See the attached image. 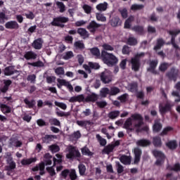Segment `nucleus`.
I'll return each mask as SVG.
<instances>
[{
	"label": "nucleus",
	"instance_id": "6e6552de",
	"mask_svg": "<svg viewBox=\"0 0 180 180\" xmlns=\"http://www.w3.org/2000/svg\"><path fill=\"white\" fill-rule=\"evenodd\" d=\"M101 79L103 84H110L112 79V72L105 70L104 72H101Z\"/></svg>",
	"mask_w": 180,
	"mask_h": 180
},
{
	"label": "nucleus",
	"instance_id": "e433bc0d",
	"mask_svg": "<svg viewBox=\"0 0 180 180\" xmlns=\"http://www.w3.org/2000/svg\"><path fill=\"white\" fill-rule=\"evenodd\" d=\"M117 94H120V89L117 88L116 86H112L110 89V95L111 96H115V95H117Z\"/></svg>",
	"mask_w": 180,
	"mask_h": 180
},
{
	"label": "nucleus",
	"instance_id": "79ce46f5",
	"mask_svg": "<svg viewBox=\"0 0 180 180\" xmlns=\"http://www.w3.org/2000/svg\"><path fill=\"white\" fill-rule=\"evenodd\" d=\"M174 128L172 127H167L163 129L162 131L160 134V136H167L169 131H172Z\"/></svg>",
	"mask_w": 180,
	"mask_h": 180
},
{
	"label": "nucleus",
	"instance_id": "8fccbe9b",
	"mask_svg": "<svg viewBox=\"0 0 180 180\" xmlns=\"http://www.w3.org/2000/svg\"><path fill=\"white\" fill-rule=\"evenodd\" d=\"M1 108L3 113H11V108L5 104H1Z\"/></svg>",
	"mask_w": 180,
	"mask_h": 180
},
{
	"label": "nucleus",
	"instance_id": "864d4df0",
	"mask_svg": "<svg viewBox=\"0 0 180 180\" xmlns=\"http://www.w3.org/2000/svg\"><path fill=\"white\" fill-rule=\"evenodd\" d=\"M56 106H58V108H60L63 110H65L67 109V104L58 101H55Z\"/></svg>",
	"mask_w": 180,
	"mask_h": 180
},
{
	"label": "nucleus",
	"instance_id": "4be33fe9",
	"mask_svg": "<svg viewBox=\"0 0 180 180\" xmlns=\"http://www.w3.org/2000/svg\"><path fill=\"white\" fill-rule=\"evenodd\" d=\"M166 147L169 148V150H176L178 143L175 140L169 141L166 143Z\"/></svg>",
	"mask_w": 180,
	"mask_h": 180
},
{
	"label": "nucleus",
	"instance_id": "c85d7f7f",
	"mask_svg": "<svg viewBox=\"0 0 180 180\" xmlns=\"http://www.w3.org/2000/svg\"><path fill=\"white\" fill-rule=\"evenodd\" d=\"M96 101H98V96L95 93L91 94L85 98L86 102H95Z\"/></svg>",
	"mask_w": 180,
	"mask_h": 180
},
{
	"label": "nucleus",
	"instance_id": "4c0bfd02",
	"mask_svg": "<svg viewBox=\"0 0 180 180\" xmlns=\"http://www.w3.org/2000/svg\"><path fill=\"white\" fill-rule=\"evenodd\" d=\"M57 86L59 88V89H61L63 86H65L68 82L67 80L63 79H57Z\"/></svg>",
	"mask_w": 180,
	"mask_h": 180
},
{
	"label": "nucleus",
	"instance_id": "7ed1b4c3",
	"mask_svg": "<svg viewBox=\"0 0 180 180\" xmlns=\"http://www.w3.org/2000/svg\"><path fill=\"white\" fill-rule=\"evenodd\" d=\"M51 155L49 153H46L44 155V162H41L38 166H36L32 169V171H40V175L44 174V165H51Z\"/></svg>",
	"mask_w": 180,
	"mask_h": 180
},
{
	"label": "nucleus",
	"instance_id": "0eeeda50",
	"mask_svg": "<svg viewBox=\"0 0 180 180\" xmlns=\"http://www.w3.org/2000/svg\"><path fill=\"white\" fill-rule=\"evenodd\" d=\"M66 151H68V153L66 155L67 158L71 159L74 158V157H79L81 155V153H79V151L75 148V147L72 146H70L66 148Z\"/></svg>",
	"mask_w": 180,
	"mask_h": 180
},
{
	"label": "nucleus",
	"instance_id": "3c124183",
	"mask_svg": "<svg viewBox=\"0 0 180 180\" xmlns=\"http://www.w3.org/2000/svg\"><path fill=\"white\" fill-rule=\"evenodd\" d=\"M24 102L30 108H33V106L36 105V101H34V100L29 101L27 98H25Z\"/></svg>",
	"mask_w": 180,
	"mask_h": 180
},
{
	"label": "nucleus",
	"instance_id": "a18cd8bd",
	"mask_svg": "<svg viewBox=\"0 0 180 180\" xmlns=\"http://www.w3.org/2000/svg\"><path fill=\"white\" fill-rule=\"evenodd\" d=\"M79 175L82 176L85 175L86 167L83 164H79L78 166Z\"/></svg>",
	"mask_w": 180,
	"mask_h": 180
},
{
	"label": "nucleus",
	"instance_id": "5fc2aeb1",
	"mask_svg": "<svg viewBox=\"0 0 180 180\" xmlns=\"http://www.w3.org/2000/svg\"><path fill=\"white\" fill-rule=\"evenodd\" d=\"M82 8L85 12V13L89 14L92 12V7L88 4H84Z\"/></svg>",
	"mask_w": 180,
	"mask_h": 180
},
{
	"label": "nucleus",
	"instance_id": "f3484780",
	"mask_svg": "<svg viewBox=\"0 0 180 180\" xmlns=\"http://www.w3.org/2000/svg\"><path fill=\"white\" fill-rule=\"evenodd\" d=\"M84 101H85V97L84 96L83 94L74 96L69 99V102L70 103L84 102Z\"/></svg>",
	"mask_w": 180,
	"mask_h": 180
},
{
	"label": "nucleus",
	"instance_id": "6e6d98bb",
	"mask_svg": "<svg viewBox=\"0 0 180 180\" xmlns=\"http://www.w3.org/2000/svg\"><path fill=\"white\" fill-rule=\"evenodd\" d=\"M102 47L103 50H105L106 51H113V50H115L113 46H110L109 44H103Z\"/></svg>",
	"mask_w": 180,
	"mask_h": 180
},
{
	"label": "nucleus",
	"instance_id": "69168bd1",
	"mask_svg": "<svg viewBox=\"0 0 180 180\" xmlns=\"http://www.w3.org/2000/svg\"><path fill=\"white\" fill-rule=\"evenodd\" d=\"M116 165H117V171L118 174H122V172L124 171V167H123V165H122L119 162H116Z\"/></svg>",
	"mask_w": 180,
	"mask_h": 180
},
{
	"label": "nucleus",
	"instance_id": "bf43d9fd",
	"mask_svg": "<svg viewBox=\"0 0 180 180\" xmlns=\"http://www.w3.org/2000/svg\"><path fill=\"white\" fill-rule=\"evenodd\" d=\"M82 153L83 155H88L89 157L92 155V152L89 151V149L86 147L82 148Z\"/></svg>",
	"mask_w": 180,
	"mask_h": 180
},
{
	"label": "nucleus",
	"instance_id": "f8f14e48",
	"mask_svg": "<svg viewBox=\"0 0 180 180\" xmlns=\"http://www.w3.org/2000/svg\"><path fill=\"white\" fill-rule=\"evenodd\" d=\"M157 65H158V62L157 60L150 61L149 63V68H148L147 71L148 72L154 74V75H157V74H158L157 70H155V68H157Z\"/></svg>",
	"mask_w": 180,
	"mask_h": 180
},
{
	"label": "nucleus",
	"instance_id": "0e129e2a",
	"mask_svg": "<svg viewBox=\"0 0 180 180\" xmlns=\"http://www.w3.org/2000/svg\"><path fill=\"white\" fill-rule=\"evenodd\" d=\"M97 20H99L100 22H106V17L101 13H96V14Z\"/></svg>",
	"mask_w": 180,
	"mask_h": 180
},
{
	"label": "nucleus",
	"instance_id": "9b49d317",
	"mask_svg": "<svg viewBox=\"0 0 180 180\" xmlns=\"http://www.w3.org/2000/svg\"><path fill=\"white\" fill-rule=\"evenodd\" d=\"M69 19L67 17H58L54 18L52 22V25L53 26H59L60 27H64V25L63 23H67Z\"/></svg>",
	"mask_w": 180,
	"mask_h": 180
},
{
	"label": "nucleus",
	"instance_id": "58836bf2",
	"mask_svg": "<svg viewBox=\"0 0 180 180\" xmlns=\"http://www.w3.org/2000/svg\"><path fill=\"white\" fill-rule=\"evenodd\" d=\"M119 115H120V112L119 110H115L109 112L108 117H109V119L114 120L116 119V117H117Z\"/></svg>",
	"mask_w": 180,
	"mask_h": 180
},
{
	"label": "nucleus",
	"instance_id": "c756f323",
	"mask_svg": "<svg viewBox=\"0 0 180 180\" xmlns=\"http://www.w3.org/2000/svg\"><path fill=\"white\" fill-rule=\"evenodd\" d=\"M131 22H134V16H129L124 22V28L130 29L131 27Z\"/></svg>",
	"mask_w": 180,
	"mask_h": 180
},
{
	"label": "nucleus",
	"instance_id": "ea45409f",
	"mask_svg": "<svg viewBox=\"0 0 180 180\" xmlns=\"http://www.w3.org/2000/svg\"><path fill=\"white\" fill-rule=\"evenodd\" d=\"M11 84H12V81L11 80L4 81V86L1 89V92H6V91H8L9 89V85H11Z\"/></svg>",
	"mask_w": 180,
	"mask_h": 180
},
{
	"label": "nucleus",
	"instance_id": "aec40b11",
	"mask_svg": "<svg viewBox=\"0 0 180 180\" xmlns=\"http://www.w3.org/2000/svg\"><path fill=\"white\" fill-rule=\"evenodd\" d=\"M77 33L82 37V39H88L89 37V32L85 30V28H79Z\"/></svg>",
	"mask_w": 180,
	"mask_h": 180
},
{
	"label": "nucleus",
	"instance_id": "4468645a",
	"mask_svg": "<svg viewBox=\"0 0 180 180\" xmlns=\"http://www.w3.org/2000/svg\"><path fill=\"white\" fill-rule=\"evenodd\" d=\"M120 161L124 165H130L131 164V156L123 155L120 158Z\"/></svg>",
	"mask_w": 180,
	"mask_h": 180
},
{
	"label": "nucleus",
	"instance_id": "774afa93",
	"mask_svg": "<svg viewBox=\"0 0 180 180\" xmlns=\"http://www.w3.org/2000/svg\"><path fill=\"white\" fill-rule=\"evenodd\" d=\"M172 96H176V98H176V99L174 100V102H176V103L180 102V95H179V92H178V91H173V92L172 93Z\"/></svg>",
	"mask_w": 180,
	"mask_h": 180
},
{
	"label": "nucleus",
	"instance_id": "f704fd0d",
	"mask_svg": "<svg viewBox=\"0 0 180 180\" xmlns=\"http://www.w3.org/2000/svg\"><path fill=\"white\" fill-rule=\"evenodd\" d=\"M141 154H143L141 149L139 148H136V164H138L140 162V159L141 158Z\"/></svg>",
	"mask_w": 180,
	"mask_h": 180
},
{
	"label": "nucleus",
	"instance_id": "de8ad7c7",
	"mask_svg": "<svg viewBox=\"0 0 180 180\" xmlns=\"http://www.w3.org/2000/svg\"><path fill=\"white\" fill-rule=\"evenodd\" d=\"M136 33L140 36H143L145 33L144 27L140 25L136 26Z\"/></svg>",
	"mask_w": 180,
	"mask_h": 180
},
{
	"label": "nucleus",
	"instance_id": "bb28decb",
	"mask_svg": "<svg viewBox=\"0 0 180 180\" xmlns=\"http://www.w3.org/2000/svg\"><path fill=\"white\" fill-rule=\"evenodd\" d=\"M37 57V55L34 53L33 51L26 52L24 55V58L27 60H34Z\"/></svg>",
	"mask_w": 180,
	"mask_h": 180
},
{
	"label": "nucleus",
	"instance_id": "2eb2a0df",
	"mask_svg": "<svg viewBox=\"0 0 180 180\" xmlns=\"http://www.w3.org/2000/svg\"><path fill=\"white\" fill-rule=\"evenodd\" d=\"M136 146L139 147H148V146H151V141L148 139H140L136 141Z\"/></svg>",
	"mask_w": 180,
	"mask_h": 180
},
{
	"label": "nucleus",
	"instance_id": "412c9836",
	"mask_svg": "<svg viewBox=\"0 0 180 180\" xmlns=\"http://www.w3.org/2000/svg\"><path fill=\"white\" fill-rule=\"evenodd\" d=\"M145 53H136V71H139L140 70V60L139 58H141V57H144Z\"/></svg>",
	"mask_w": 180,
	"mask_h": 180
},
{
	"label": "nucleus",
	"instance_id": "2f4dec72",
	"mask_svg": "<svg viewBox=\"0 0 180 180\" xmlns=\"http://www.w3.org/2000/svg\"><path fill=\"white\" fill-rule=\"evenodd\" d=\"M164 44H165V41H164V39H162V38L158 39L157 40L156 46H154V50H160V49H161V47H162Z\"/></svg>",
	"mask_w": 180,
	"mask_h": 180
},
{
	"label": "nucleus",
	"instance_id": "c9c22d12",
	"mask_svg": "<svg viewBox=\"0 0 180 180\" xmlns=\"http://www.w3.org/2000/svg\"><path fill=\"white\" fill-rule=\"evenodd\" d=\"M76 123L78 126H80V127H86L87 126H89L91 124V121L80 120L77 121Z\"/></svg>",
	"mask_w": 180,
	"mask_h": 180
},
{
	"label": "nucleus",
	"instance_id": "a19ab883",
	"mask_svg": "<svg viewBox=\"0 0 180 180\" xmlns=\"http://www.w3.org/2000/svg\"><path fill=\"white\" fill-rule=\"evenodd\" d=\"M133 124V119L128 118L124 124V129H131V125Z\"/></svg>",
	"mask_w": 180,
	"mask_h": 180
},
{
	"label": "nucleus",
	"instance_id": "b1692460",
	"mask_svg": "<svg viewBox=\"0 0 180 180\" xmlns=\"http://www.w3.org/2000/svg\"><path fill=\"white\" fill-rule=\"evenodd\" d=\"M96 8L100 12H105L108 9V3H101L96 6Z\"/></svg>",
	"mask_w": 180,
	"mask_h": 180
},
{
	"label": "nucleus",
	"instance_id": "423d86ee",
	"mask_svg": "<svg viewBox=\"0 0 180 180\" xmlns=\"http://www.w3.org/2000/svg\"><path fill=\"white\" fill-rule=\"evenodd\" d=\"M153 154L155 158H158L155 162V165H161L165 161V155L160 150H153Z\"/></svg>",
	"mask_w": 180,
	"mask_h": 180
},
{
	"label": "nucleus",
	"instance_id": "72a5a7b5",
	"mask_svg": "<svg viewBox=\"0 0 180 180\" xmlns=\"http://www.w3.org/2000/svg\"><path fill=\"white\" fill-rule=\"evenodd\" d=\"M32 162H36V158H31L30 159H24L21 161L22 165H30Z\"/></svg>",
	"mask_w": 180,
	"mask_h": 180
},
{
	"label": "nucleus",
	"instance_id": "f257e3e1",
	"mask_svg": "<svg viewBox=\"0 0 180 180\" xmlns=\"http://www.w3.org/2000/svg\"><path fill=\"white\" fill-rule=\"evenodd\" d=\"M101 59L104 64H106L108 67H113L115 64L119 63V59L112 53H109L105 50L101 51Z\"/></svg>",
	"mask_w": 180,
	"mask_h": 180
},
{
	"label": "nucleus",
	"instance_id": "f03ea898",
	"mask_svg": "<svg viewBox=\"0 0 180 180\" xmlns=\"http://www.w3.org/2000/svg\"><path fill=\"white\" fill-rule=\"evenodd\" d=\"M144 119L141 116V115L136 114V133H143V131H146V133H148V130H150V128L148 126L146 125L143 127H141L143 124H144L143 122Z\"/></svg>",
	"mask_w": 180,
	"mask_h": 180
},
{
	"label": "nucleus",
	"instance_id": "473e14b6",
	"mask_svg": "<svg viewBox=\"0 0 180 180\" xmlns=\"http://www.w3.org/2000/svg\"><path fill=\"white\" fill-rule=\"evenodd\" d=\"M100 95L102 98H106L108 95H110V90L108 88H103L100 91Z\"/></svg>",
	"mask_w": 180,
	"mask_h": 180
},
{
	"label": "nucleus",
	"instance_id": "37998d69",
	"mask_svg": "<svg viewBox=\"0 0 180 180\" xmlns=\"http://www.w3.org/2000/svg\"><path fill=\"white\" fill-rule=\"evenodd\" d=\"M90 51L91 54H93V56H95V57H96L97 58H98V57H101V51H99V49L93 48L90 49Z\"/></svg>",
	"mask_w": 180,
	"mask_h": 180
},
{
	"label": "nucleus",
	"instance_id": "09e8293b",
	"mask_svg": "<svg viewBox=\"0 0 180 180\" xmlns=\"http://www.w3.org/2000/svg\"><path fill=\"white\" fill-rule=\"evenodd\" d=\"M74 57V53L71 51H69L64 53L63 58V60H70V58H72Z\"/></svg>",
	"mask_w": 180,
	"mask_h": 180
},
{
	"label": "nucleus",
	"instance_id": "393cba45",
	"mask_svg": "<svg viewBox=\"0 0 180 180\" xmlns=\"http://www.w3.org/2000/svg\"><path fill=\"white\" fill-rule=\"evenodd\" d=\"M110 23L112 27H116V26H119V25L122 24V21H120L119 17H114L112 18Z\"/></svg>",
	"mask_w": 180,
	"mask_h": 180
},
{
	"label": "nucleus",
	"instance_id": "9d476101",
	"mask_svg": "<svg viewBox=\"0 0 180 180\" xmlns=\"http://www.w3.org/2000/svg\"><path fill=\"white\" fill-rule=\"evenodd\" d=\"M167 33L168 34L172 36L171 44L173 46L174 49L178 50V49H179V46H178V44H176V43H175V37H176L178 36V34L180 33V30H167Z\"/></svg>",
	"mask_w": 180,
	"mask_h": 180
},
{
	"label": "nucleus",
	"instance_id": "c03bdc74",
	"mask_svg": "<svg viewBox=\"0 0 180 180\" xmlns=\"http://www.w3.org/2000/svg\"><path fill=\"white\" fill-rule=\"evenodd\" d=\"M56 158H53V167H56V165L58 164H60V162L63 161L62 156L60 154H56Z\"/></svg>",
	"mask_w": 180,
	"mask_h": 180
},
{
	"label": "nucleus",
	"instance_id": "4d7b16f0",
	"mask_svg": "<svg viewBox=\"0 0 180 180\" xmlns=\"http://www.w3.org/2000/svg\"><path fill=\"white\" fill-rule=\"evenodd\" d=\"M170 171H174V172H179L180 171V164L176 163L173 167L169 168Z\"/></svg>",
	"mask_w": 180,
	"mask_h": 180
},
{
	"label": "nucleus",
	"instance_id": "338daca9",
	"mask_svg": "<svg viewBox=\"0 0 180 180\" xmlns=\"http://www.w3.org/2000/svg\"><path fill=\"white\" fill-rule=\"evenodd\" d=\"M74 46L75 48L77 49H84L85 46L84 45V43H82V41H77L76 42H75Z\"/></svg>",
	"mask_w": 180,
	"mask_h": 180
},
{
	"label": "nucleus",
	"instance_id": "cd10ccee",
	"mask_svg": "<svg viewBox=\"0 0 180 180\" xmlns=\"http://www.w3.org/2000/svg\"><path fill=\"white\" fill-rule=\"evenodd\" d=\"M10 146L11 147H20L22 146V141L18 139H11L10 140Z\"/></svg>",
	"mask_w": 180,
	"mask_h": 180
},
{
	"label": "nucleus",
	"instance_id": "7c9ffc66",
	"mask_svg": "<svg viewBox=\"0 0 180 180\" xmlns=\"http://www.w3.org/2000/svg\"><path fill=\"white\" fill-rule=\"evenodd\" d=\"M170 66L171 64L168 63H162L160 65L159 70L161 71V72H165Z\"/></svg>",
	"mask_w": 180,
	"mask_h": 180
},
{
	"label": "nucleus",
	"instance_id": "052dcab7",
	"mask_svg": "<svg viewBox=\"0 0 180 180\" xmlns=\"http://www.w3.org/2000/svg\"><path fill=\"white\" fill-rule=\"evenodd\" d=\"M49 150L51 153H58V151H60V147L56 144L51 145L49 146Z\"/></svg>",
	"mask_w": 180,
	"mask_h": 180
},
{
	"label": "nucleus",
	"instance_id": "dca6fc26",
	"mask_svg": "<svg viewBox=\"0 0 180 180\" xmlns=\"http://www.w3.org/2000/svg\"><path fill=\"white\" fill-rule=\"evenodd\" d=\"M6 29H19V24L16 21H8L5 24Z\"/></svg>",
	"mask_w": 180,
	"mask_h": 180
},
{
	"label": "nucleus",
	"instance_id": "603ef678",
	"mask_svg": "<svg viewBox=\"0 0 180 180\" xmlns=\"http://www.w3.org/2000/svg\"><path fill=\"white\" fill-rule=\"evenodd\" d=\"M56 5H57L58 8H60V13H63V12H65V5H64V3L57 1Z\"/></svg>",
	"mask_w": 180,
	"mask_h": 180
},
{
	"label": "nucleus",
	"instance_id": "ddd939ff",
	"mask_svg": "<svg viewBox=\"0 0 180 180\" xmlns=\"http://www.w3.org/2000/svg\"><path fill=\"white\" fill-rule=\"evenodd\" d=\"M98 27H101V25L96 23L95 21H91L87 26V29L90 33H95Z\"/></svg>",
	"mask_w": 180,
	"mask_h": 180
},
{
	"label": "nucleus",
	"instance_id": "49530a36",
	"mask_svg": "<svg viewBox=\"0 0 180 180\" xmlns=\"http://www.w3.org/2000/svg\"><path fill=\"white\" fill-rule=\"evenodd\" d=\"M55 74H56V75H59V76L64 75V74H65L64 68H63V67L56 68L55 69Z\"/></svg>",
	"mask_w": 180,
	"mask_h": 180
},
{
	"label": "nucleus",
	"instance_id": "13d9d810",
	"mask_svg": "<svg viewBox=\"0 0 180 180\" xmlns=\"http://www.w3.org/2000/svg\"><path fill=\"white\" fill-rule=\"evenodd\" d=\"M96 139L99 141L101 146H106V139L102 138V136H101V135L97 134Z\"/></svg>",
	"mask_w": 180,
	"mask_h": 180
},
{
	"label": "nucleus",
	"instance_id": "39448f33",
	"mask_svg": "<svg viewBox=\"0 0 180 180\" xmlns=\"http://www.w3.org/2000/svg\"><path fill=\"white\" fill-rule=\"evenodd\" d=\"M166 77L169 81H174L175 82L179 77V69H177L174 66L172 67L166 73Z\"/></svg>",
	"mask_w": 180,
	"mask_h": 180
},
{
	"label": "nucleus",
	"instance_id": "e2e57ef3",
	"mask_svg": "<svg viewBox=\"0 0 180 180\" xmlns=\"http://www.w3.org/2000/svg\"><path fill=\"white\" fill-rule=\"evenodd\" d=\"M49 123L51 124H53V126H60V120H58L57 118H51L49 120Z\"/></svg>",
	"mask_w": 180,
	"mask_h": 180
},
{
	"label": "nucleus",
	"instance_id": "20e7f679",
	"mask_svg": "<svg viewBox=\"0 0 180 180\" xmlns=\"http://www.w3.org/2000/svg\"><path fill=\"white\" fill-rule=\"evenodd\" d=\"M174 108V103L171 101H167L162 105V103L159 104V112L161 116H165L168 112H171Z\"/></svg>",
	"mask_w": 180,
	"mask_h": 180
},
{
	"label": "nucleus",
	"instance_id": "5701e85b",
	"mask_svg": "<svg viewBox=\"0 0 180 180\" xmlns=\"http://www.w3.org/2000/svg\"><path fill=\"white\" fill-rule=\"evenodd\" d=\"M32 46L36 49V50H40L43 46V40L40 38L36 39L34 41Z\"/></svg>",
	"mask_w": 180,
	"mask_h": 180
},
{
	"label": "nucleus",
	"instance_id": "a211bd4d",
	"mask_svg": "<svg viewBox=\"0 0 180 180\" xmlns=\"http://www.w3.org/2000/svg\"><path fill=\"white\" fill-rule=\"evenodd\" d=\"M153 144L154 147L159 148L162 147V141L161 140V137L155 136L153 138Z\"/></svg>",
	"mask_w": 180,
	"mask_h": 180
},
{
	"label": "nucleus",
	"instance_id": "a878e982",
	"mask_svg": "<svg viewBox=\"0 0 180 180\" xmlns=\"http://www.w3.org/2000/svg\"><path fill=\"white\" fill-rule=\"evenodd\" d=\"M15 72H16V70L13 66L7 67L4 69L5 75H13V74H15Z\"/></svg>",
	"mask_w": 180,
	"mask_h": 180
},
{
	"label": "nucleus",
	"instance_id": "6ab92c4d",
	"mask_svg": "<svg viewBox=\"0 0 180 180\" xmlns=\"http://www.w3.org/2000/svg\"><path fill=\"white\" fill-rule=\"evenodd\" d=\"M162 129V124H161L160 121L155 120L153 126V133H159V131H161Z\"/></svg>",
	"mask_w": 180,
	"mask_h": 180
},
{
	"label": "nucleus",
	"instance_id": "680f3d73",
	"mask_svg": "<svg viewBox=\"0 0 180 180\" xmlns=\"http://www.w3.org/2000/svg\"><path fill=\"white\" fill-rule=\"evenodd\" d=\"M71 138L73 140H78V139H81V132L79 131H75L72 135Z\"/></svg>",
	"mask_w": 180,
	"mask_h": 180
},
{
	"label": "nucleus",
	"instance_id": "1a4fd4ad",
	"mask_svg": "<svg viewBox=\"0 0 180 180\" xmlns=\"http://www.w3.org/2000/svg\"><path fill=\"white\" fill-rule=\"evenodd\" d=\"M5 157L6 158L7 164L8 165L7 169H8V171L15 169L16 168V163L13 161V158H12V153L7 152L6 153Z\"/></svg>",
	"mask_w": 180,
	"mask_h": 180
}]
</instances>
